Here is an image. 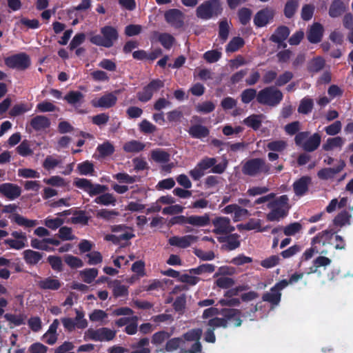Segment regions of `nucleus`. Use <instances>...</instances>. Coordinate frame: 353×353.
Returning <instances> with one entry per match:
<instances>
[{
	"mask_svg": "<svg viewBox=\"0 0 353 353\" xmlns=\"http://www.w3.org/2000/svg\"><path fill=\"white\" fill-rule=\"evenodd\" d=\"M223 11L221 0H206L196 9V15L199 19L209 20L220 16Z\"/></svg>",
	"mask_w": 353,
	"mask_h": 353,
	"instance_id": "obj_1",
	"label": "nucleus"
},
{
	"mask_svg": "<svg viewBox=\"0 0 353 353\" xmlns=\"http://www.w3.org/2000/svg\"><path fill=\"white\" fill-rule=\"evenodd\" d=\"M271 165L261 158H253L246 161L242 165L241 171L244 175L256 176L260 174H269Z\"/></svg>",
	"mask_w": 353,
	"mask_h": 353,
	"instance_id": "obj_2",
	"label": "nucleus"
},
{
	"mask_svg": "<svg viewBox=\"0 0 353 353\" xmlns=\"http://www.w3.org/2000/svg\"><path fill=\"white\" fill-rule=\"evenodd\" d=\"M101 34L92 35L89 40L94 45L110 48L118 39L119 34L117 29L110 26H105L101 28Z\"/></svg>",
	"mask_w": 353,
	"mask_h": 353,
	"instance_id": "obj_3",
	"label": "nucleus"
},
{
	"mask_svg": "<svg viewBox=\"0 0 353 353\" xmlns=\"http://www.w3.org/2000/svg\"><path fill=\"white\" fill-rule=\"evenodd\" d=\"M283 94L276 86H268L258 92L257 102L270 107H276L283 101Z\"/></svg>",
	"mask_w": 353,
	"mask_h": 353,
	"instance_id": "obj_4",
	"label": "nucleus"
},
{
	"mask_svg": "<svg viewBox=\"0 0 353 353\" xmlns=\"http://www.w3.org/2000/svg\"><path fill=\"white\" fill-rule=\"evenodd\" d=\"M336 231L327 229L319 232L311 240V245L316 250V254L326 255L329 252L328 247L332 245L334 234Z\"/></svg>",
	"mask_w": 353,
	"mask_h": 353,
	"instance_id": "obj_5",
	"label": "nucleus"
},
{
	"mask_svg": "<svg viewBox=\"0 0 353 353\" xmlns=\"http://www.w3.org/2000/svg\"><path fill=\"white\" fill-rule=\"evenodd\" d=\"M164 86V82L161 79L152 80L148 85L144 86L141 91L137 93L138 100L142 103H146L152 99L154 93L159 91Z\"/></svg>",
	"mask_w": 353,
	"mask_h": 353,
	"instance_id": "obj_6",
	"label": "nucleus"
},
{
	"mask_svg": "<svg viewBox=\"0 0 353 353\" xmlns=\"http://www.w3.org/2000/svg\"><path fill=\"white\" fill-rule=\"evenodd\" d=\"M5 64L10 68L23 70L30 65V59L27 54L21 52L6 58Z\"/></svg>",
	"mask_w": 353,
	"mask_h": 353,
	"instance_id": "obj_7",
	"label": "nucleus"
},
{
	"mask_svg": "<svg viewBox=\"0 0 353 353\" xmlns=\"http://www.w3.org/2000/svg\"><path fill=\"white\" fill-rule=\"evenodd\" d=\"M165 21L175 29H181L184 26L185 15L176 8L166 10L164 13Z\"/></svg>",
	"mask_w": 353,
	"mask_h": 353,
	"instance_id": "obj_8",
	"label": "nucleus"
},
{
	"mask_svg": "<svg viewBox=\"0 0 353 353\" xmlns=\"http://www.w3.org/2000/svg\"><path fill=\"white\" fill-rule=\"evenodd\" d=\"M275 11L273 8L265 7L259 10L254 15L253 22L256 27L263 28L273 21Z\"/></svg>",
	"mask_w": 353,
	"mask_h": 353,
	"instance_id": "obj_9",
	"label": "nucleus"
},
{
	"mask_svg": "<svg viewBox=\"0 0 353 353\" xmlns=\"http://www.w3.org/2000/svg\"><path fill=\"white\" fill-rule=\"evenodd\" d=\"M89 338L94 341H110L116 336V332L108 327H101L97 330H88Z\"/></svg>",
	"mask_w": 353,
	"mask_h": 353,
	"instance_id": "obj_10",
	"label": "nucleus"
},
{
	"mask_svg": "<svg viewBox=\"0 0 353 353\" xmlns=\"http://www.w3.org/2000/svg\"><path fill=\"white\" fill-rule=\"evenodd\" d=\"M119 90H116L114 92H108L99 99H94L92 100L91 103L94 108H100L104 109H108L114 107L117 101V97L116 93H119Z\"/></svg>",
	"mask_w": 353,
	"mask_h": 353,
	"instance_id": "obj_11",
	"label": "nucleus"
},
{
	"mask_svg": "<svg viewBox=\"0 0 353 353\" xmlns=\"http://www.w3.org/2000/svg\"><path fill=\"white\" fill-rule=\"evenodd\" d=\"M214 226L213 232L216 234H227L234 231V226L230 225V219L228 217H217L212 221Z\"/></svg>",
	"mask_w": 353,
	"mask_h": 353,
	"instance_id": "obj_12",
	"label": "nucleus"
},
{
	"mask_svg": "<svg viewBox=\"0 0 353 353\" xmlns=\"http://www.w3.org/2000/svg\"><path fill=\"white\" fill-rule=\"evenodd\" d=\"M324 34V28L319 22L311 25L306 32L307 39L310 43H318L321 41Z\"/></svg>",
	"mask_w": 353,
	"mask_h": 353,
	"instance_id": "obj_13",
	"label": "nucleus"
},
{
	"mask_svg": "<svg viewBox=\"0 0 353 353\" xmlns=\"http://www.w3.org/2000/svg\"><path fill=\"white\" fill-rule=\"evenodd\" d=\"M220 314L225 318L227 323H230L234 327H240L242 324L241 312L234 308H223Z\"/></svg>",
	"mask_w": 353,
	"mask_h": 353,
	"instance_id": "obj_14",
	"label": "nucleus"
},
{
	"mask_svg": "<svg viewBox=\"0 0 353 353\" xmlns=\"http://www.w3.org/2000/svg\"><path fill=\"white\" fill-rule=\"evenodd\" d=\"M0 193L9 200H14L20 196L21 188L12 183H4L0 185Z\"/></svg>",
	"mask_w": 353,
	"mask_h": 353,
	"instance_id": "obj_15",
	"label": "nucleus"
},
{
	"mask_svg": "<svg viewBox=\"0 0 353 353\" xmlns=\"http://www.w3.org/2000/svg\"><path fill=\"white\" fill-rule=\"evenodd\" d=\"M198 237L193 235H185L183 236H174L168 239V243L172 246H176L180 248H187L190 245L196 241Z\"/></svg>",
	"mask_w": 353,
	"mask_h": 353,
	"instance_id": "obj_16",
	"label": "nucleus"
},
{
	"mask_svg": "<svg viewBox=\"0 0 353 353\" xmlns=\"http://www.w3.org/2000/svg\"><path fill=\"white\" fill-rule=\"evenodd\" d=\"M345 167L344 161L341 160L339 164L335 168H322L317 172V176L321 180H328L333 179L335 175L341 172Z\"/></svg>",
	"mask_w": 353,
	"mask_h": 353,
	"instance_id": "obj_17",
	"label": "nucleus"
},
{
	"mask_svg": "<svg viewBox=\"0 0 353 353\" xmlns=\"http://www.w3.org/2000/svg\"><path fill=\"white\" fill-rule=\"evenodd\" d=\"M61 282L52 276L41 279L38 281L37 285L39 289L43 290H58L61 287Z\"/></svg>",
	"mask_w": 353,
	"mask_h": 353,
	"instance_id": "obj_18",
	"label": "nucleus"
},
{
	"mask_svg": "<svg viewBox=\"0 0 353 353\" xmlns=\"http://www.w3.org/2000/svg\"><path fill=\"white\" fill-rule=\"evenodd\" d=\"M311 183V177L303 176L296 181L293 184L294 192L297 196H303L308 191V186Z\"/></svg>",
	"mask_w": 353,
	"mask_h": 353,
	"instance_id": "obj_19",
	"label": "nucleus"
},
{
	"mask_svg": "<svg viewBox=\"0 0 353 353\" xmlns=\"http://www.w3.org/2000/svg\"><path fill=\"white\" fill-rule=\"evenodd\" d=\"M290 33V28L286 26H278L274 32L270 36V40L273 43H283L289 37Z\"/></svg>",
	"mask_w": 353,
	"mask_h": 353,
	"instance_id": "obj_20",
	"label": "nucleus"
},
{
	"mask_svg": "<svg viewBox=\"0 0 353 353\" xmlns=\"http://www.w3.org/2000/svg\"><path fill=\"white\" fill-rule=\"evenodd\" d=\"M63 99L65 100L68 104L74 106L77 109V107L83 103L84 94L79 91L71 90L65 95Z\"/></svg>",
	"mask_w": 353,
	"mask_h": 353,
	"instance_id": "obj_21",
	"label": "nucleus"
},
{
	"mask_svg": "<svg viewBox=\"0 0 353 353\" xmlns=\"http://www.w3.org/2000/svg\"><path fill=\"white\" fill-rule=\"evenodd\" d=\"M321 141V135L316 132L310 137L303 144V149L307 152L315 151L320 145Z\"/></svg>",
	"mask_w": 353,
	"mask_h": 353,
	"instance_id": "obj_22",
	"label": "nucleus"
},
{
	"mask_svg": "<svg viewBox=\"0 0 353 353\" xmlns=\"http://www.w3.org/2000/svg\"><path fill=\"white\" fill-rule=\"evenodd\" d=\"M43 252H39L30 249L23 252V257L25 262L29 265H37L43 256Z\"/></svg>",
	"mask_w": 353,
	"mask_h": 353,
	"instance_id": "obj_23",
	"label": "nucleus"
},
{
	"mask_svg": "<svg viewBox=\"0 0 353 353\" xmlns=\"http://www.w3.org/2000/svg\"><path fill=\"white\" fill-rule=\"evenodd\" d=\"M30 125L36 131L43 130L50 127V121L46 116L37 115L31 119Z\"/></svg>",
	"mask_w": 353,
	"mask_h": 353,
	"instance_id": "obj_24",
	"label": "nucleus"
},
{
	"mask_svg": "<svg viewBox=\"0 0 353 353\" xmlns=\"http://www.w3.org/2000/svg\"><path fill=\"white\" fill-rule=\"evenodd\" d=\"M188 132L192 138L200 139L207 137L210 134L209 129L201 124L190 126Z\"/></svg>",
	"mask_w": 353,
	"mask_h": 353,
	"instance_id": "obj_25",
	"label": "nucleus"
},
{
	"mask_svg": "<svg viewBox=\"0 0 353 353\" xmlns=\"http://www.w3.org/2000/svg\"><path fill=\"white\" fill-rule=\"evenodd\" d=\"M239 235L237 234H230L226 236H220L218 241L220 243L226 242V249L228 250H234L240 246V241L239 240Z\"/></svg>",
	"mask_w": 353,
	"mask_h": 353,
	"instance_id": "obj_26",
	"label": "nucleus"
},
{
	"mask_svg": "<svg viewBox=\"0 0 353 353\" xmlns=\"http://www.w3.org/2000/svg\"><path fill=\"white\" fill-rule=\"evenodd\" d=\"M210 223V215L208 213L202 216L192 215L189 216L188 224L196 227H205Z\"/></svg>",
	"mask_w": 353,
	"mask_h": 353,
	"instance_id": "obj_27",
	"label": "nucleus"
},
{
	"mask_svg": "<svg viewBox=\"0 0 353 353\" xmlns=\"http://www.w3.org/2000/svg\"><path fill=\"white\" fill-rule=\"evenodd\" d=\"M345 143V139L341 137L328 138L323 144L322 148L325 151H331L334 148H341Z\"/></svg>",
	"mask_w": 353,
	"mask_h": 353,
	"instance_id": "obj_28",
	"label": "nucleus"
},
{
	"mask_svg": "<svg viewBox=\"0 0 353 353\" xmlns=\"http://www.w3.org/2000/svg\"><path fill=\"white\" fill-rule=\"evenodd\" d=\"M10 219L18 225L25 228H32L38 223L37 220L28 219L18 213H14L12 216H10Z\"/></svg>",
	"mask_w": 353,
	"mask_h": 353,
	"instance_id": "obj_29",
	"label": "nucleus"
},
{
	"mask_svg": "<svg viewBox=\"0 0 353 353\" xmlns=\"http://www.w3.org/2000/svg\"><path fill=\"white\" fill-rule=\"evenodd\" d=\"M263 114H253L243 119V123L254 130H258L262 124Z\"/></svg>",
	"mask_w": 353,
	"mask_h": 353,
	"instance_id": "obj_30",
	"label": "nucleus"
},
{
	"mask_svg": "<svg viewBox=\"0 0 353 353\" xmlns=\"http://www.w3.org/2000/svg\"><path fill=\"white\" fill-rule=\"evenodd\" d=\"M345 11V6L343 1L334 0L329 8V15L332 18L340 17Z\"/></svg>",
	"mask_w": 353,
	"mask_h": 353,
	"instance_id": "obj_31",
	"label": "nucleus"
},
{
	"mask_svg": "<svg viewBox=\"0 0 353 353\" xmlns=\"http://www.w3.org/2000/svg\"><path fill=\"white\" fill-rule=\"evenodd\" d=\"M351 214L346 210H342L333 219V224L336 227L342 228L346 225H350Z\"/></svg>",
	"mask_w": 353,
	"mask_h": 353,
	"instance_id": "obj_32",
	"label": "nucleus"
},
{
	"mask_svg": "<svg viewBox=\"0 0 353 353\" xmlns=\"http://www.w3.org/2000/svg\"><path fill=\"white\" fill-rule=\"evenodd\" d=\"M325 61L321 57L313 58L307 64V70L311 73H317L324 68Z\"/></svg>",
	"mask_w": 353,
	"mask_h": 353,
	"instance_id": "obj_33",
	"label": "nucleus"
},
{
	"mask_svg": "<svg viewBox=\"0 0 353 353\" xmlns=\"http://www.w3.org/2000/svg\"><path fill=\"white\" fill-rule=\"evenodd\" d=\"M281 293L273 290V287L270 288V292H265L262 296L263 301L268 302L272 305H278L281 301Z\"/></svg>",
	"mask_w": 353,
	"mask_h": 353,
	"instance_id": "obj_34",
	"label": "nucleus"
},
{
	"mask_svg": "<svg viewBox=\"0 0 353 353\" xmlns=\"http://www.w3.org/2000/svg\"><path fill=\"white\" fill-rule=\"evenodd\" d=\"M145 145L137 140H132L126 142L123 147L125 152L137 153L144 150Z\"/></svg>",
	"mask_w": 353,
	"mask_h": 353,
	"instance_id": "obj_35",
	"label": "nucleus"
},
{
	"mask_svg": "<svg viewBox=\"0 0 353 353\" xmlns=\"http://www.w3.org/2000/svg\"><path fill=\"white\" fill-rule=\"evenodd\" d=\"M272 208V210L267 214V220L269 221H279L288 214V210L281 207Z\"/></svg>",
	"mask_w": 353,
	"mask_h": 353,
	"instance_id": "obj_36",
	"label": "nucleus"
},
{
	"mask_svg": "<svg viewBox=\"0 0 353 353\" xmlns=\"http://www.w3.org/2000/svg\"><path fill=\"white\" fill-rule=\"evenodd\" d=\"M245 45L244 39L241 37H233L225 46L226 52H234L238 51Z\"/></svg>",
	"mask_w": 353,
	"mask_h": 353,
	"instance_id": "obj_37",
	"label": "nucleus"
},
{
	"mask_svg": "<svg viewBox=\"0 0 353 353\" xmlns=\"http://www.w3.org/2000/svg\"><path fill=\"white\" fill-rule=\"evenodd\" d=\"M151 157L155 162L168 163L170 161V154L162 149H156L151 152Z\"/></svg>",
	"mask_w": 353,
	"mask_h": 353,
	"instance_id": "obj_38",
	"label": "nucleus"
},
{
	"mask_svg": "<svg viewBox=\"0 0 353 353\" xmlns=\"http://www.w3.org/2000/svg\"><path fill=\"white\" fill-rule=\"evenodd\" d=\"M97 150L99 152L101 157L105 158L113 154L115 149L114 145L110 141H107L102 144H99L97 148Z\"/></svg>",
	"mask_w": 353,
	"mask_h": 353,
	"instance_id": "obj_39",
	"label": "nucleus"
},
{
	"mask_svg": "<svg viewBox=\"0 0 353 353\" xmlns=\"http://www.w3.org/2000/svg\"><path fill=\"white\" fill-rule=\"evenodd\" d=\"M252 11L248 8H241L237 11V17L239 23L243 26L248 24L251 20Z\"/></svg>",
	"mask_w": 353,
	"mask_h": 353,
	"instance_id": "obj_40",
	"label": "nucleus"
},
{
	"mask_svg": "<svg viewBox=\"0 0 353 353\" xmlns=\"http://www.w3.org/2000/svg\"><path fill=\"white\" fill-rule=\"evenodd\" d=\"M202 336V330L201 328H194L188 330L182 336L183 340L187 341L200 342L199 340Z\"/></svg>",
	"mask_w": 353,
	"mask_h": 353,
	"instance_id": "obj_41",
	"label": "nucleus"
},
{
	"mask_svg": "<svg viewBox=\"0 0 353 353\" xmlns=\"http://www.w3.org/2000/svg\"><path fill=\"white\" fill-rule=\"evenodd\" d=\"M77 170L81 175H93L94 167L92 162L86 160L77 165Z\"/></svg>",
	"mask_w": 353,
	"mask_h": 353,
	"instance_id": "obj_42",
	"label": "nucleus"
},
{
	"mask_svg": "<svg viewBox=\"0 0 353 353\" xmlns=\"http://www.w3.org/2000/svg\"><path fill=\"white\" fill-rule=\"evenodd\" d=\"M313 107V100L308 97H304L300 102L298 108V112L301 114H307L312 112Z\"/></svg>",
	"mask_w": 353,
	"mask_h": 353,
	"instance_id": "obj_43",
	"label": "nucleus"
},
{
	"mask_svg": "<svg viewBox=\"0 0 353 353\" xmlns=\"http://www.w3.org/2000/svg\"><path fill=\"white\" fill-rule=\"evenodd\" d=\"M90 217L86 215L84 210H76L74 212V216L71 218V222L74 224H81L86 225L88 224Z\"/></svg>",
	"mask_w": 353,
	"mask_h": 353,
	"instance_id": "obj_44",
	"label": "nucleus"
},
{
	"mask_svg": "<svg viewBox=\"0 0 353 353\" xmlns=\"http://www.w3.org/2000/svg\"><path fill=\"white\" fill-rule=\"evenodd\" d=\"M80 275L85 283H91L98 275V270L96 268H86L80 272Z\"/></svg>",
	"mask_w": 353,
	"mask_h": 353,
	"instance_id": "obj_45",
	"label": "nucleus"
},
{
	"mask_svg": "<svg viewBox=\"0 0 353 353\" xmlns=\"http://www.w3.org/2000/svg\"><path fill=\"white\" fill-rule=\"evenodd\" d=\"M158 41L161 43L164 48L170 50L174 41V37L169 33H159L158 36Z\"/></svg>",
	"mask_w": 353,
	"mask_h": 353,
	"instance_id": "obj_46",
	"label": "nucleus"
},
{
	"mask_svg": "<svg viewBox=\"0 0 353 353\" xmlns=\"http://www.w3.org/2000/svg\"><path fill=\"white\" fill-rule=\"evenodd\" d=\"M299 7L298 0H288L284 7V15L288 19H291L294 15Z\"/></svg>",
	"mask_w": 353,
	"mask_h": 353,
	"instance_id": "obj_47",
	"label": "nucleus"
},
{
	"mask_svg": "<svg viewBox=\"0 0 353 353\" xmlns=\"http://www.w3.org/2000/svg\"><path fill=\"white\" fill-rule=\"evenodd\" d=\"M183 343L181 337L172 338L166 342L164 349H161L160 351L173 352L176 350Z\"/></svg>",
	"mask_w": 353,
	"mask_h": 353,
	"instance_id": "obj_48",
	"label": "nucleus"
},
{
	"mask_svg": "<svg viewBox=\"0 0 353 353\" xmlns=\"http://www.w3.org/2000/svg\"><path fill=\"white\" fill-rule=\"evenodd\" d=\"M258 92L254 88L245 89L241 94V100L243 103L248 104L254 99H257Z\"/></svg>",
	"mask_w": 353,
	"mask_h": 353,
	"instance_id": "obj_49",
	"label": "nucleus"
},
{
	"mask_svg": "<svg viewBox=\"0 0 353 353\" xmlns=\"http://www.w3.org/2000/svg\"><path fill=\"white\" fill-rule=\"evenodd\" d=\"M76 316L73 319L74 323L77 329L83 330L88 327V321L84 318L85 314L83 311L75 310Z\"/></svg>",
	"mask_w": 353,
	"mask_h": 353,
	"instance_id": "obj_50",
	"label": "nucleus"
},
{
	"mask_svg": "<svg viewBox=\"0 0 353 353\" xmlns=\"http://www.w3.org/2000/svg\"><path fill=\"white\" fill-rule=\"evenodd\" d=\"M43 223L48 228L56 230L61 227L64 223V220L59 217L51 218L50 216H48L44 219Z\"/></svg>",
	"mask_w": 353,
	"mask_h": 353,
	"instance_id": "obj_51",
	"label": "nucleus"
},
{
	"mask_svg": "<svg viewBox=\"0 0 353 353\" xmlns=\"http://www.w3.org/2000/svg\"><path fill=\"white\" fill-rule=\"evenodd\" d=\"M261 221L260 219H251L245 223H241L237 225V228L239 230H256L259 232V229L261 226Z\"/></svg>",
	"mask_w": 353,
	"mask_h": 353,
	"instance_id": "obj_52",
	"label": "nucleus"
},
{
	"mask_svg": "<svg viewBox=\"0 0 353 353\" xmlns=\"http://www.w3.org/2000/svg\"><path fill=\"white\" fill-rule=\"evenodd\" d=\"M185 306L186 295L185 294H182L176 298L173 303V307L176 312L182 314L184 313Z\"/></svg>",
	"mask_w": 353,
	"mask_h": 353,
	"instance_id": "obj_53",
	"label": "nucleus"
},
{
	"mask_svg": "<svg viewBox=\"0 0 353 353\" xmlns=\"http://www.w3.org/2000/svg\"><path fill=\"white\" fill-rule=\"evenodd\" d=\"M222 57V52L218 50H211L205 52L203 58L209 63L217 62Z\"/></svg>",
	"mask_w": 353,
	"mask_h": 353,
	"instance_id": "obj_54",
	"label": "nucleus"
},
{
	"mask_svg": "<svg viewBox=\"0 0 353 353\" xmlns=\"http://www.w3.org/2000/svg\"><path fill=\"white\" fill-rule=\"evenodd\" d=\"M230 27L227 20L221 21L219 23V37L224 43L228 38Z\"/></svg>",
	"mask_w": 353,
	"mask_h": 353,
	"instance_id": "obj_55",
	"label": "nucleus"
},
{
	"mask_svg": "<svg viewBox=\"0 0 353 353\" xmlns=\"http://www.w3.org/2000/svg\"><path fill=\"white\" fill-rule=\"evenodd\" d=\"M294 74L290 71H285L277 77L275 81V85L277 87H281L289 83L293 79Z\"/></svg>",
	"mask_w": 353,
	"mask_h": 353,
	"instance_id": "obj_56",
	"label": "nucleus"
},
{
	"mask_svg": "<svg viewBox=\"0 0 353 353\" xmlns=\"http://www.w3.org/2000/svg\"><path fill=\"white\" fill-rule=\"evenodd\" d=\"M65 263L71 268H79L83 266L82 260L71 254H67L64 256Z\"/></svg>",
	"mask_w": 353,
	"mask_h": 353,
	"instance_id": "obj_57",
	"label": "nucleus"
},
{
	"mask_svg": "<svg viewBox=\"0 0 353 353\" xmlns=\"http://www.w3.org/2000/svg\"><path fill=\"white\" fill-rule=\"evenodd\" d=\"M47 261L53 270L59 272L63 270V263L60 256L50 255L47 258Z\"/></svg>",
	"mask_w": 353,
	"mask_h": 353,
	"instance_id": "obj_58",
	"label": "nucleus"
},
{
	"mask_svg": "<svg viewBox=\"0 0 353 353\" xmlns=\"http://www.w3.org/2000/svg\"><path fill=\"white\" fill-rule=\"evenodd\" d=\"M85 258H88L87 261L88 265H94L99 264L103 261V256L98 251H92L85 255Z\"/></svg>",
	"mask_w": 353,
	"mask_h": 353,
	"instance_id": "obj_59",
	"label": "nucleus"
},
{
	"mask_svg": "<svg viewBox=\"0 0 353 353\" xmlns=\"http://www.w3.org/2000/svg\"><path fill=\"white\" fill-rule=\"evenodd\" d=\"M342 128V123L340 121H336L332 124L324 128V131L327 135L335 136L338 134Z\"/></svg>",
	"mask_w": 353,
	"mask_h": 353,
	"instance_id": "obj_60",
	"label": "nucleus"
},
{
	"mask_svg": "<svg viewBox=\"0 0 353 353\" xmlns=\"http://www.w3.org/2000/svg\"><path fill=\"white\" fill-rule=\"evenodd\" d=\"M116 200L114 196L110 193H105L97 196L94 199V202L98 204L108 205L110 204L114 205Z\"/></svg>",
	"mask_w": 353,
	"mask_h": 353,
	"instance_id": "obj_61",
	"label": "nucleus"
},
{
	"mask_svg": "<svg viewBox=\"0 0 353 353\" xmlns=\"http://www.w3.org/2000/svg\"><path fill=\"white\" fill-rule=\"evenodd\" d=\"M4 318L14 326H19L25 324V316L22 314L16 315L7 313L4 315Z\"/></svg>",
	"mask_w": 353,
	"mask_h": 353,
	"instance_id": "obj_62",
	"label": "nucleus"
},
{
	"mask_svg": "<svg viewBox=\"0 0 353 353\" xmlns=\"http://www.w3.org/2000/svg\"><path fill=\"white\" fill-rule=\"evenodd\" d=\"M170 334L166 331L161 330L154 333L152 336V343L154 345H160L168 339Z\"/></svg>",
	"mask_w": 353,
	"mask_h": 353,
	"instance_id": "obj_63",
	"label": "nucleus"
},
{
	"mask_svg": "<svg viewBox=\"0 0 353 353\" xmlns=\"http://www.w3.org/2000/svg\"><path fill=\"white\" fill-rule=\"evenodd\" d=\"M302 229V225L299 222H294L283 228V233L286 236H293L299 232Z\"/></svg>",
	"mask_w": 353,
	"mask_h": 353,
	"instance_id": "obj_64",
	"label": "nucleus"
}]
</instances>
